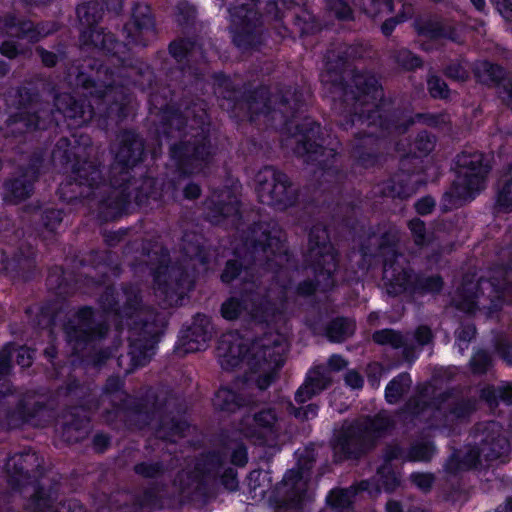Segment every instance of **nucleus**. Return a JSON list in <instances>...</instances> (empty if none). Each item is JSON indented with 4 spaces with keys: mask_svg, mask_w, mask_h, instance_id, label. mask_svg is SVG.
<instances>
[{
    "mask_svg": "<svg viewBox=\"0 0 512 512\" xmlns=\"http://www.w3.org/2000/svg\"><path fill=\"white\" fill-rule=\"evenodd\" d=\"M21 458H23V463L25 464V466H21V471L25 470V472H28L29 466L36 463L38 460L35 453H27L24 456H21Z\"/></svg>",
    "mask_w": 512,
    "mask_h": 512,
    "instance_id": "603ef678",
    "label": "nucleus"
},
{
    "mask_svg": "<svg viewBox=\"0 0 512 512\" xmlns=\"http://www.w3.org/2000/svg\"><path fill=\"white\" fill-rule=\"evenodd\" d=\"M415 337L419 344H427L431 339V331L427 327H420L417 329Z\"/></svg>",
    "mask_w": 512,
    "mask_h": 512,
    "instance_id": "a18cd8bd",
    "label": "nucleus"
},
{
    "mask_svg": "<svg viewBox=\"0 0 512 512\" xmlns=\"http://www.w3.org/2000/svg\"><path fill=\"white\" fill-rule=\"evenodd\" d=\"M442 282L440 278L433 277L430 279H427L425 283L422 285V288L429 292H435L438 291L441 288Z\"/></svg>",
    "mask_w": 512,
    "mask_h": 512,
    "instance_id": "49530a36",
    "label": "nucleus"
},
{
    "mask_svg": "<svg viewBox=\"0 0 512 512\" xmlns=\"http://www.w3.org/2000/svg\"><path fill=\"white\" fill-rule=\"evenodd\" d=\"M433 447L429 444H419L411 448L408 458L414 461H426L433 454Z\"/></svg>",
    "mask_w": 512,
    "mask_h": 512,
    "instance_id": "c85d7f7f",
    "label": "nucleus"
},
{
    "mask_svg": "<svg viewBox=\"0 0 512 512\" xmlns=\"http://www.w3.org/2000/svg\"><path fill=\"white\" fill-rule=\"evenodd\" d=\"M213 402L214 406L220 410L233 411L235 407L239 406L236 395L228 388L218 390Z\"/></svg>",
    "mask_w": 512,
    "mask_h": 512,
    "instance_id": "b1692460",
    "label": "nucleus"
},
{
    "mask_svg": "<svg viewBox=\"0 0 512 512\" xmlns=\"http://www.w3.org/2000/svg\"><path fill=\"white\" fill-rule=\"evenodd\" d=\"M194 44L189 41L181 40L178 42H173L170 45V53L176 58L181 59L186 55H194L193 50Z\"/></svg>",
    "mask_w": 512,
    "mask_h": 512,
    "instance_id": "c756f323",
    "label": "nucleus"
},
{
    "mask_svg": "<svg viewBox=\"0 0 512 512\" xmlns=\"http://www.w3.org/2000/svg\"><path fill=\"white\" fill-rule=\"evenodd\" d=\"M200 326H201V333L198 334V327L195 325L192 329V336H195L194 338H191L187 343L186 351L188 352H195L202 350L206 347V343L211 338V327L209 320L206 317H202L199 319Z\"/></svg>",
    "mask_w": 512,
    "mask_h": 512,
    "instance_id": "a211bd4d",
    "label": "nucleus"
},
{
    "mask_svg": "<svg viewBox=\"0 0 512 512\" xmlns=\"http://www.w3.org/2000/svg\"><path fill=\"white\" fill-rule=\"evenodd\" d=\"M375 342L379 344H390L397 348L403 344V337L393 330H381L373 335Z\"/></svg>",
    "mask_w": 512,
    "mask_h": 512,
    "instance_id": "a878e982",
    "label": "nucleus"
},
{
    "mask_svg": "<svg viewBox=\"0 0 512 512\" xmlns=\"http://www.w3.org/2000/svg\"><path fill=\"white\" fill-rule=\"evenodd\" d=\"M208 217L213 223H221L225 219H231L234 222L239 209L236 196H232L228 191H222L218 195H213L207 203Z\"/></svg>",
    "mask_w": 512,
    "mask_h": 512,
    "instance_id": "9d476101",
    "label": "nucleus"
},
{
    "mask_svg": "<svg viewBox=\"0 0 512 512\" xmlns=\"http://www.w3.org/2000/svg\"><path fill=\"white\" fill-rule=\"evenodd\" d=\"M502 98L507 103V105L510 106L512 109V84L510 85L509 88L505 89Z\"/></svg>",
    "mask_w": 512,
    "mask_h": 512,
    "instance_id": "774afa93",
    "label": "nucleus"
},
{
    "mask_svg": "<svg viewBox=\"0 0 512 512\" xmlns=\"http://www.w3.org/2000/svg\"><path fill=\"white\" fill-rule=\"evenodd\" d=\"M238 272H239V268H238L237 263L234 261H229L226 265V268H225L223 274H222V280L224 282H230L231 280H233L236 277Z\"/></svg>",
    "mask_w": 512,
    "mask_h": 512,
    "instance_id": "79ce46f5",
    "label": "nucleus"
},
{
    "mask_svg": "<svg viewBox=\"0 0 512 512\" xmlns=\"http://www.w3.org/2000/svg\"><path fill=\"white\" fill-rule=\"evenodd\" d=\"M17 363L22 367H28L32 363V351L28 348L22 347L17 350Z\"/></svg>",
    "mask_w": 512,
    "mask_h": 512,
    "instance_id": "58836bf2",
    "label": "nucleus"
},
{
    "mask_svg": "<svg viewBox=\"0 0 512 512\" xmlns=\"http://www.w3.org/2000/svg\"><path fill=\"white\" fill-rule=\"evenodd\" d=\"M411 379L407 374L394 378L386 387L385 397L389 403H396L401 395L410 386Z\"/></svg>",
    "mask_w": 512,
    "mask_h": 512,
    "instance_id": "aec40b11",
    "label": "nucleus"
},
{
    "mask_svg": "<svg viewBox=\"0 0 512 512\" xmlns=\"http://www.w3.org/2000/svg\"><path fill=\"white\" fill-rule=\"evenodd\" d=\"M258 245L264 252L269 250L275 257L283 258L282 254L285 253V247L281 241L280 232L278 230L274 229L273 233L269 232V234H267V230L263 226L254 228L252 238L247 240L245 246L255 252L258 250Z\"/></svg>",
    "mask_w": 512,
    "mask_h": 512,
    "instance_id": "9b49d317",
    "label": "nucleus"
},
{
    "mask_svg": "<svg viewBox=\"0 0 512 512\" xmlns=\"http://www.w3.org/2000/svg\"><path fill=\"white\" fill-rule=\"evenodd\" d=\"M411 478L413 483L422 490L428 489L432 484V476L429 474L415 473Z\"/></svg>",
    "mask_w": 512,
    "mask_h": 512,
    "instance_id": "4c0bfd02",
    "label": "nucleus"
},
{
    "mask_svg": "<svg viewBox=\"0 0 512 512\" xmlns=\"http://www.w3.org/2000/svg\"><path fill=\"white\" fill-rule=\"evenodd\" d=\"M414 278L398 262H388L384 264L383 279L387 292L396 295L405 291L409 283Z\"/></svg>",
    "mask_w": 512,
    "mask_h": 512,
    "instance_id": "f8f14e48",
    "label": "nucleus"
},
{
    "mask_svg": "<svg viewBox=\"0 0 512 512\" xmlns=\"http://www.w3.org/2000/svg\"><path fill=\"white\" fill-rule=\"evenodd\" d=\"M294 0H275V8L278 12L289 8L293 4Z\"/></svg>",
    "mask_w": 512,
    "mask_h": 512,
    "instance_id": "69168bd1",
    "label": "nucleus"
},
{
    "mask_svg": "<svg viewBox=\"0 0 512 512\" xmlns=\"http://www.w3.org/2000/svg\"><path fill=\"white\" fill-rule=\"evenodd\" d=\"M237 6L230 8L233 41L238 47H245L252 42V26L257 20L253 0H238Z\"/></svg>",
    "mask_w": 512,
    "mask_h": 512,
    "instance_id": "423d86ee",
    "label": "nucleus"
},
{
    "mask_svg": "<svg viewBox=\"0 0 512 512\" xmlns=\"http://www.w3.org/2000/svg\"><path fill=\"white\" fill-rule=\"evenodd\" d=\"M89 9L90 6L82 5L77 8V15L80 18V20L87 25L91 24V21L89 19Z\"/></svg>",
    "mask_w": 512,
    "mask_h": 512,
    "instance_id": "3c124183",
    "label": "nucleus"
},
{
    "mask_svg": "<svg viewBox=\"0 0 512 512\" xmlns=\"http://www.w3.org/2000/svg\"><path fill=\"white\" fill-rule=\"evenodd\" d=\"M154 344H150L144 352L141 351L140 347L134 345L131 351L132 360L135 365L142 366L154 355Z\"/></svg>",
    "mask_w": 512,
    "mask_h": 512,
    "instance_id": "2f4dec72",
    "label": "nucleus"
},
{
    "mask_svg": "<svg viewBox=\"0 0 512 512\" xmlns=\"http://www.w3.org/2000/svg\"><path fill=\"white\" fill-rule=\"evenodd\" d=\"M166 274H167V269L164 272L159 271L155 275V282L158 285L157 289H158V291H160L161 293H163L165 295L166 301L168 302L169 305L177 304L179 297L174 296V292L170 291V286H167L166 279L164 280L165 287H162V277L166 278Z\"/></svg>",
    "mask_w": 512,
    "mask_h": 512,
    "instance_id": "7c9ffc66",
    "label": "nucleus"
},
{
    "mask_svg": "<svg viewBox=\"0 0 512 512\" xmlns=\"http://www.w3.org/2000/svg\"><path fill=\"white\" fill-rule=\"evenodd\" d=\"M246 461V449L243 446H238L232 453V463L238 466H243Z\"/></svg>",
    "mask_w": 512,
    "mask_h": 512,
    "instance_id": "c03bdc74",
    "label": "nucleus"
},
{
    "mask_svg": "<svg viewBox=\"0 0 512 512\" xmlns=\"http://www.w3.org/2000/svg\"><path fill=\"white\" fill-rule=\"evenodd\" d=\"M457 165L458 176L451 194L463 201L470 200L484 188L489 166L479 152L459 155Z\"/></svg>",
    "mask_w": 512,
    "mask_h": 512,
    "instance_id": "f03ea898",
    "label": "nucleus"
},
{
    "mask_svg": "<svg viewBox=\"0 0 512 512\" xmlns=\"http://www.w3.org/2000/svg\"><path fill=\"white\" fill-rule=\"evenodd\" d=\"M363 9L370 15L390 13L392 11L391 0H362Z\"/></svg>",
    "mask_w": 512,
    "mask_h": 512,
    "instance_id": "cd10ccee",
    "label": "nucleus"
},
{
    "mask_svg": "<svg viewBox=\"0 0 512 512\" xmlns=\"http://www.w3.org/2000/svg\"><path fill=\"white\" fill-rule=\"evenodd\" d=\"M327 333L331 341L340 342L353 333V324L346 319H337L330 325Z\"/></svg>",
    "mask_w": 512,
    "mask_h": 512,
    "instance_id": "5701e85b",
    "label": "nucleus"
},
{
    "mask_svg": "<svg viewBox=\"0 0 512 512\" xmlns=\"http://www.w3.org/2000/svg\"><path fill=\"white\" fill-rule=\"evenodd\" d=\"M497 204L506 211L512 210V165L509 172L502 179V186L497 196Z\"/></svg>",
    "mask_w": 512,
    "mask_h": 512,
    "instance_id": "4be33fe9",
    "label": "nucleus"
},
{
    "mask_svg": "<svg viewBox=\"0 0 512 512\" xmlns=\"http://www.w3.org/2000/svg\"><path fill=\"white\" fill-rule=\"evenodd\" d=\"M55 105L58 113L73 121L70 125L80 126L92 118L90 107L86 110L82 104L77 103L70 95L57 97Z\"/></svg>",
    "mask_w": 512,
    "mask_h": 512,
    "instance_id": "ddd939ff",
    "label": "nucleus"
},
{
    "mask_svg": "<svg viewBox=\"0 0 512 512\" xmlns=\"http://www.w3.org/2000/svg\"><path fill=\"white\" fill-rule=\"evenodd\" d=\"M482 67L485 71L489 72L491 80H497L502 73V69L499 66L490 63H484Z\"/></svg>",
    "mask_w": 512,
    "mask_h": 512,
    "instance_id": "09e8293b",
    "label": "nucleus"
},
{
    "mask_svg": "<svg viewBox=\"0 0 512 512\" xmlns=\"http://www.w3.org/2000/svg\"><path fill=\"white\" fill-rule=\"evenodd\" d=\"M250 294L245 293L240 297L232 296L227 299L221 307L222 316L227 320H234L238 317H256L254 309H250Z\"/></svg>",
    "mask_w": 512,
    "mask_h": 512,
    "instance_id": "f3484780",
    "label": "nucleus"
},
{
    "mask_svg": "<svg viewBox=\"0 0 512 512\" xmlns=\"http://www.w3.org/2000/svg\"><path fill=\"white\" fill-rule=\"evenodd\" d=\"M93 312L90 308L81 309L74 320L66 327L70 341L88 340L95 336L92 329Z\"/></svg>",
    "mask_w": 512,
    "mask_h": 512,
    "instance_id": "4468645a",
    "label": "nucleus"
},
{
    "mask_svg": "<svg viewBox=\"0 0 512 512\" xmlns=\"http://www.w3.org/2000/svg\"><path fill=\"white\" fill-rule=\"evenodd\" d=\"M475 334V330L472 327H468L458 333V339L463 341H469Z\"/></svg>",
    "mask_w": 512,
    "mask_h": 512,
    "instance_id": "e2e57ef3",
    "label": "nucleus"
},
{
    "mask_svg": "<svg viewBox=\"0 0 512 512\" xmlns=\"http://www.w3.org/2000/svg\"><path fill=\"white\" fill-rule=\"evenodd\" d=\"M491 444L493 445L492 451L495 456H500L504 452L501 450H504L505 447L508 445L507 441L503 438H497V441L495 444H494V439H493Z\"/></svg>",
    "mask_w": 512,
    "mask_h": 512,
    "instance_id": "864d4df0",
    "label": "nucleus"
},
{
    "mask_svg": "<svg viewBox=\"0 0 512 512\" xmlns=\"http://www.w3.org/2000/svg\"><path fill=\"white\" fill-rule=\"evenodd\" d=\"M4 196L11 201H21L27 198L31 191V184H27L24 180H15L6 183L4 188Z\"/></svg>",
    "mask_w": 512,
    "mask_h": 512,
    "instance_id": "412c9836",
    "label": "nucleus"
},
{
    "mask_svg": "<svg viewBox=\"0 0 512 512\" xmlns=\"http://www.w3.org/2000/svg\"><path fill=\"white\" fill-rule=\"evenodd\" d=\"M409 228L414 235L416 244H422L425 234V227L422 221L418 219L409 222Z\"/></svg>",
    "mask_w": 512,
    "mask_h": 512,
    "instance_id": "e433bc0d",
    "label": "nucleus"
},
{
    "mask_svg": "<svg viewBox=\"0 0 512 512\" xmlns=\"http://www.w3.org/2000/svg\"><path fill=\"white\" fill-rule=\"evenodd\" d=\"M434 205H435V202L432 198L425 197V198H422L421 200H419L416 203L415 207L419 214H428L431 212Z\"/></svg>",
    "mask_w": 512,
    "mask_h": 512,
    "instance_id": "a19ab883",
    "label": "nucleus"
},
{
    "mask_svg": "<svg viewBox=\"0 0 512 512\" xmlns=\"http://www.w3.org/2000/svg\"><path fill=\"white\" fill-rule=\"evenodd\" d=\"M428 89L433 97L445 98L448 96L446 83L437 77H431L428 80Z\"/></svg>",
    "mask_w": 512,
    "mask_h": 512,
    "instance_id": "473e14b6",
    "label": "nucleus"
},
{
    "mask_svg": "<svg viewBox=\"0 0 512 512\" xmlns=\"http://www.w3.org/2000/svg\"><path fill=\"white\" fill-rule=\"evenodd\" d=\"M330 383V378L321 369H315L309 372L305 383L297 390L295 400L297 403H304L312 396L320 393Z\"/></svg>",
    "mask_w": 512,
    "mask_h": 512,
    "instance_id": "2eb2a0df",
    "label": "nucleus"
},
{
    "mask_svg": "<svg viewBox=\"0 0 512 512\" xmlns=\"http://www.w3.org/2000/svg\"><path fill=\"white\" fill-rule=\"evenodd\" d=\"M277 416L272 409H264L253 418H246L242 423L241 432L248 438L269 443L274 439Z\"/></svg>",
    "mask_w": 512,
    "mask_h": 512,
    "instance_id": "6e6552de",
    "label": "nucleus"
},
{
    "mask_svg": "<svg viewBox=\"0 0 512 512\" xmlns=\"http://www.w3.org/2000/svg\"><path fill=\"white\" fill-rule=\"evenodd\" d=\"M11 367L10 357L6 353L0 354V374H5Z\"/></svg>",
    "mask_w": 512,
    "mask_h": 512,
    "instance_id": "4d7b16f0",
    "label": "nucleus"
},
{
    "mask_svg": "<svg viewBox=\"0 0 512 512\" xmlns=\"http://www.w3.org/2000/svg\"><path fill=\"white\" fill-rule=\"evenodd\" d=\"M354 494L355 490L352 488L333 490L327 497V501L336 508H344L351 503V498Z\"/></svg>",
    "mask_w": 512,
    "mask_h": 512,
    "instance_id": "393cba45",
    "label": "nucleus"
},
{
    "mask_svg": "<svg viewBox=\"0 0 512 512\" xmlns=\"http://www.w3.org/2000/svg\"><path fill=\"white\" fill-rule=\"evenodd\" d=\"M35 508L41 512H45V509L49 507L48 500L44 499L41 495L37 494L35 499Z\"/></svg>",
    "mask_w": 512,
    "mask_h": 512,
    "instance_id": "680f3d73",
    "label": "nucleus"
},
{
    "mask_svg": "<svg viewBox=\"0 0 512 512\" xmlns=\"http://www.w3.org/2000/svg\"><path fill=\"white\" fill-rule=\"evenodd\" d=\"M309 242L308 257L317 277V285L326 290L333 285L331 276L336 269L334 248L327 242V232L322 228H316L311 232Z\"/></svg>",
    "mask_w": 512,
    "mask_h": 512,
    "instance_id": "20e7f679",
    "label": "nucleus"
},
{
    "mask_svg": "<svg viewBox=\"0 0 512 512\" xmlns=\"http://www.w3.org/2000/svg\"><path fill=\"white\" fill-rule=\"evenodd\" d=\"M74 173L79 177V185L93 186L96 180L100 178L99 171L90 164L77 168Z\"/></svg>",
    "mask_w": 512,
    "mask_h": 512,
    "instance_id": "bb28decb",
    "label": "nucleus"
},
{
    "mask_svg": "<svg viewBox=\"0 0 512 512\" xmlns=\"http://www.w3.org/2000/svg\"><path fill=\"white\" fill-rule=\"evenodd\" d=\"M305 126H307L308 129L305 131L300 130L293 135V139L297 142L295 152L299 156H307V160L309 161H316L319 164H322L325 162V159L322 158L332 157L334 155V150L322 149L319 144L314 148L309 142L319 134L320 127L310 121H308Z\"/></svg>",
    "mask_w": 512,
    "mask_h": 512,
    "instance_id": "1a4fd4ad",
    "label": "nucleus"
},
{
    "mask_svg": "<svg viewBox=\"0 0 512 512\" xmlns=\"http://www.w3.org/2000/svg\"><path fill=\"white\" fill-rule=\"evenodd\" d=\"M396 23L397 22L395 20H393V19L385 21V23L382 25L383 33L385 35H389L393 31Z\"/></svg>",
    "mask_w": 512,
    "mask_h": 512,
    "instance_id": "338daca9",
    "label": "nucleus"
},
{
    "mask_svg": "<svg viewBox=\"0 0 512 512\" xmlns=\"http://www.w3.org/2000/svg\"><path fill=\"white\" fill-rule=\"evenodd\" d=\"M245 346L243 338L237 332L224 334L217 347L220 364L225 369L238 365L247 366L250 372L246 381L255 382L259 389H265L283 364L287 339L283 334L266 335L252 343L247 353L243 354Z\"/></svg>",
    "mask_w": 512,
    "mask_h": 512,
    "instance_id": "f257e3e1",
    "label": "nucleus"
},
{
    "mask_svg": "<svg viewBox=\"0 0 512 512\" xmlns=\"http://www.w3.org/2000/svg\"><path fill=\"white\" fill-rule=\"evenodd\" d=\"M200 194V188L195 184H189L186 186L184 190V195L188 199H193L198 197Z\"/></svg>",
    "mask_w": 512,
    "mask_h": 512,
    "instance_id": "13d9d810",
    "label": "nucleus"
},
{
    "mask_svg": "<svg viewBox=\"0 0 512 512\" xmlns=\"http://www.w3.org/2000/svg\"><path fill=\"white\" fill-rule=\"evenodd\" d=\"M310 19H311L310 15L305 14V15L303 16V20H304V24H303V25H302V19H301V18H299V19L297 20V23H296V24L299 26V28H300V30H301V32H302V33H310V32H313V30H314V25H310V24H308V23H307V20H310Z\"/></svg>",
    "mask_w": 512,
    "mask_h": 512,
    "instance_id": "5fc2aeb1",
    "label": "nucleus"
},
{
    "mask_svg": "<svg viewBox=\"0 0 512 512\" xmlns=\"http://www.w3.org/2000/svg\"><path fill=\"white\" fill-rule=\"evenodd\" d=\"M0 52L9 58H13L17 54V49L13 42L7 41L1 45Z\"/></svg>",
    "mask_w": 512,
    "mask_h": 512,
    "instance_id": "de8ad7c7",
    "label": "nucleus"
},
{
    "mask_svg": "<svg viewBox=\"0 0 512 512\" xmlns=\"http://www.w3.org/2000/svg\"><path fill=\"white\" fill-rule=\"evenodd\" d=\"M448 75L453 77V78L459 79V80H463L467 76L466 72L463 69H459V70L457 69L454 72V68L453 67H450L448 69Z\"/></svg>",
    "mask_w": 512,
    "mask_h": 512,
    "instance_id": "0e129e2a",
    "label": "nucleus"
},
{
    "mask_svg": "<svg viewBox=\"0 0 512 512\" xmlns=\"http://www.w3.org/2000/svg\"><path fill=\"white\" fill-rule=\"evenodd\" d=\"M264 476V473L261 471H252L248 477V485L250 486V488L255 491L259 486L257 482Z\"/></svg>",
    "mask_w": 512,
    "mask_h": 512,
    "instance_id": "8fccbe9b",
    "label": "nucleus"
},
{
    "mask_svg": "<svg viewBox=\"0 0 512 512\" xmlns=\"http://www.w3.org/2000/svg\"><path fill=\"white\" fill-rule=\"evenodd\" d=\"M480 287L482 291H490L494 292L496 295L494 297H507V295L510 293L512 288H505L504 290H495L493 288V285L489 281H481L480 283L473 284L469 283L466 284L463 288V290L459 293L458 299H455V303L458 309L473 313L475 311L476 302L474 299H478L477 303L481 304L483 308L488 310V314H490L493 310L497 309L499 305L495 303V299H490V306L486 307L485 303L487 302L486 298H481L476 295L474 292V289L477 287Z\"/></svg>",
    "mask_w": 512,
    "mask_h": 512,
    "instance_id": "0eeeda50",
    "label": "nucleus"
},
{
    "mask_svg": "<svg viewBox=\"0 0 512 512\" xmlns=\"http://www.w3.org/2000/svg\"><path fill=\"white\" fill-rule=\"evenodd\" d=\"M223 485L233 491L237 488L236 474L233 469H228L221 475Z\"/></svg>",
    "mask_w": 512,
    "mask_h": 512,
    "instance_id": "ea45409f",
    "label": "nucleus"
},
{
    "mask_svg": "<svg viewBox=\"0 0 512 512\" xmlns=\"http://www.w3.org/2000/svg\"><path fill=\"white\" fill-rule=\"evenodd\" d=\"M185 172L198 173L208 164L211 157L210 147L205 138L200 142L194 143L192 147H185Z\"/></svg>",
    "mask_w": 512,
    "mask_h": 512,
    "instance_id": "dca6fc26",
    "label": "nucleus"
},
{
    "mask_svg": "<svg viewBox=\"0 0 512 512\" xmlns=\"http://www.w3.org/2000/svg\"><path fill=\"white\" fill-rule=\"evenodd\" d=\"M345 365H346V362L341 356L333 355L329 359V366L334 370H340L343 367H345Z\"/></svg>",
    "mask_w": 512,
    "mask_h": 512,
    "instance_id": "6e6d98bb",
    "label": "nucleus"
},
{
    "mask_svg": "<svg viewBox=\"0 0 512 512\" xmlns=\"http://www.w3.org/2000/svg\"><path fill=\"white\" fill-rule=\"evenodd\" d=\"M249 303H250V309H254V312L257 315L256 317H254L255 319L261 318L262 316L260 315V313L262 314L267 310V307L262 308V307L256 306V297L252 294H250Z\"/></svg>",
    "mask_w": 512,
    "mask_h": 512,
    "instance_id": "bf43d9fd",
    "label": "nucleus"
},
{
    "mask_svg": "<svg viewBox=\"0 0 512 512\" xmlns=\"http://www.w3.org/2000/svg\"><path fill=\"white\" fill-rule=\"evenodd\" d=\"M362 82H364L365 87L361 89L362 95L359 96L358 101L363 105H368L371 101L372 104L375 105V102L383 96L382 90L378 86L377 81L374 78L363 80V76L357 77V85L362 84Z\"/></svg>",
    "mask_w": 512,
    "mask_h": 512,
    "instance_id": "6ab92c4d",
    "label": "nucleus"
},
{
    "mask_svg": "<svg viewBox=\"0 0 512 512\" xmlns=\"http://www.w3.org/2000/svg\"><path fill=\"white\" fill-rule=\"evenodd\" d=\"M497 11L507 20L512 22V3L509 0H490Z\"/></svg>",
    "mask_w": 512,
    "mask_h": 512,
    "instance_id": "c9c22d12",
    "label": "nucleus"
},
{
    "mask_svg": "<svg viewBox=\"0 0 512 512\" xmlns=\"http://www.w3.org/2000/svg\"><path fill=\"white\" fill-rule=\"evenodd\" d=\"M345 382L353 389L362 387L363 379L356 371H349L345 376Z\"/></svg>",
    "mask_w": 512,
    "mask_h": 512,
    "instance_id": "37998d69",
    "label": "nucleus"
},
{
    "mask_svg": "<svg viewBox=\"0 0 512 512\" xmlns=\"http://www.w3.org/2000/svg\"><path fill=\"white\" fill-rule=\"evenodd\" d=\"M327 6L340 19H346L350 16V8L343 0H327Z\"/></svg>",
    "mask_w": 512,
    "mask_h": 512,
    "instance_id": "f704fd0d",
    "label": "nucleus"
},
{
    "mask_svg": "<svg viewBox=\"0 0 512 512\" xmlns=\"http://www.w3.org/2000/svg\"><path fill=\"white\" fill-rule=\"evenodd\" d=\"M389 426V421L384 416L375 420H364L355 425L343 427L338 437L336 449L346 456H355L368 448L381 431Z\"/></svg>",
    "mask_w": 512,
    "mask_h": 512,
    "instance_id": "7ed1b4c3",
    "label": "nucleus"
},
{
    "mask_svg": "<svg viewBox=\"0 0 512 512\" xmlns=\"http://www.w3.org/2000/svg\"><path fill=\"white\" fill-rule=\"evenodd\" d=\"M289 411L296 418L299 419H310L317 415L318 407L313 404H309L302 408H295L291 403L289 404Z\"/></svg>",
    "mask_w": 512,
    "mask_h": 512,
    "instance_id": "72a5a7b5",
    "label": "nucleus"
},
{
    "mask_svg": "<svg viewBox=\"0 0 512 512\" xmlns=\"http://www.w3.org/2000/svg\"><path fill=\"white\" fill-rule=\"evenodd\" d=\"M256 180V192L262 203L280 208L293 203L294 191L285 174L272 168H265L257 174Z\"/></svg>",
    "mask_w": 512,
    "mask_h": 512,
    "instance_id": "39448f33",
    "label": "nucleus"
},
{
    "mask_svg": "<svg viewBox=\"0 0 512 512\" xmlns=\"http://www.w3.org/2000/svg\"><path fill=\"white\" fill-rule=\"evenodd\" d=\"M41 58L47 66H53L56 63V56L51 52L41 51Z\"/></svg>",
    "mask_w": 512,
    "mask_h": 512,
    "instance_id": "052dcab7",
    "label": "nucleus"
}]
</instances>
